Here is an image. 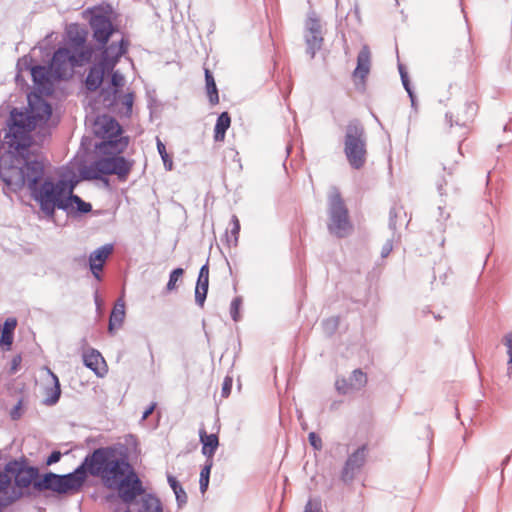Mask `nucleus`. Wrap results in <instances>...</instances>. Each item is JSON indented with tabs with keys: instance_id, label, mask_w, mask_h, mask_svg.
<instances>
[{
	"instance_id": "f257e3e1",
	"label": "nucleus",
	"mask_w": 512,
	"mask_h": 512,
	"mask_svg": "<svg viewBox=\"0 0 512 512\" xmlns=\"http://www.w3.org/2000/svg\"><path fill=\"white\" fill-rule=\"evenodd\" d=\"M9 157H0V178L13 192L27 186L31 197L39 204L41 211L52 218L56 209L67 207L65 198L70 189L64 180L54 182L44 177V163L40 156L20 159V163L7 166Z\"/></svg>"
},
{
	"instance_id": "f03ea898",
	"label": "nucleus",
	"mask_w": 512,
	"mask_h": 512,
	"mask_svg": "<svg viewBox=\"0 0 512 512\" xmlns=\"http://www.w3.org/2000/svg\"><path fill=\"white\" fill-rule=\"evenodd\" d=\"M87 474L100 478L108 489L117 490L122 502L144 492L142 481L123 453L112 446L96 448L84 458Z\"/></svg>"
},
{
	"instance_id": "7ed1b4c3",
	"label": "nucleus",
	"mask_w": 512,
	"mask_h": 512,
	"mask_svg": "<svg viewBox=\"0 0 512 512\" xmlns=\"http://www.w3.org/2000/svg\"><path fill=\"white\" fill-rule=\"evenodd\" d=\"M35 128V122L30 119L28 110L18 111L14 108L8 120V130L4 135V144L8 150L1 157H9L11 160L7 166H14L20 163L21 158H34L38 155L32 153L30 148L32 138L30 132Z\"/></svg>"
},
{
	"instance_id": "20e7f679",
	"label": "nucleus",
	"mask_w": 512,
	"mask_h": 512,
	"mask_svg": "<svg viewBox=\"0 0 512 512\" xmlns=\"http://www.w3.org/2000/svg\"><path fill=\"white\" fill-rule=\"evenodd\" d=\"M93 133L101 141L95 144L98 154H121L129 143V138L122 135L118 121L109 115H99L93 123Z\"/></svg>"
},
{
	"instance_id": "39448f33",
	"label": "nucleus",
	"mask_w": 512,
	"mask_h": 512,
	"mask_svg": "<svg viewBox=\"0 0 512 512\" xmlns=\"http://www.w3.org/2000/svg\"><path fill=\"white\" fill-rule=\"evenodd\" d=\"M83 18L88 21L92 36L98 47L108 44L110 38L119 32V28L113 23L116 13L111 4L103 2L83 11Z\"/></svg>"
},
{
	"instance_id": "423d86ee",
	"label": "nucleus",
	"mask_w": 512,
	"mask_h": 512,
	"mask_svg": "<svg viewBox=\"0 0 512 512\" xmlns=\"http://www.w3.org/2000/svg\"><path fill=\"white\" fill-rule=\"evenodd\" d=\"M87 476L83 461L74 471L67 474L45 473L34 482V488L38 491L51 490L59 494L76 493L83 487Z\"/></svg>"
},
{
	"instance_id": "0eeeda50",
	"label": "nucleus",
	"mask_w": 512,
	"mask_h": 512,
	"mask_svg": "<svg viewBox=\"0 0 512 512\" xmlns=\"http://www.w3.org/2000/svg\"><path fill=\"white\" fill-rule=\"evenodd\" d=\"M343 145V152L349 165L353 169H361L367 159V136L359 120L353 119L346 125Z\"/></svg>"
},
{
	"instance_id": "6e6552de",
	"label": "nucleus",
	"mask_w": 512,
	"mask_h": 512,
	"mask_svg": "<svg viewBox=\"0 0 512 512\" xmlns=\"http://www.w3.org/2000/svg\"><path fill=\"white\" fill-rule=\"evenodd\" d=\"M104 157L92 162L84 171L85 179H101L102 175H116L119 180L125 181L130 174L133 161L119 154H103Z\"/></svg>"
},
{
	"instance_id": "1a4fd4ad",
	"label": "nucleus",
	"mask_w": 512,
	"mask_h": 512,
	"mask_svg": "<svg viewBox=\"0 0 512 512\" xmlns=\"http://www.w3.org/2000/svg\"><path fill=\"white\" fill-rule=\"evenodd\" d=\"M328 230L338 238L347 236L352 225L349 221L348 209L341 197L340 192L333 188L328 197Z\"/></svg>"
},
{
	"instance_id": "9d476101",
	"label": "nucleus",
	"mask_w": 512,
	"mask_h": 512,
	"mask_svg": "<svg viewBox=\"0 0 512 512\" xmlns=\"http://www.w3.org/2000/svg\"><path fill=\"white\" fill-rule=\"evenodd\" d=\"M5 471L14 478L15 485L19 488H27L39 480L38 469L34 466H28L25 460H13L5 465Z\"/></svg>"
},
{
	"instance_id": "9b49d317",
	"label": "nucleus",
	"mask_w": 512,
	"mask_h": 512,
	"mask_svg": "<svg viewBox=\"0 0 512 512\" xmlns=\"http://www.w3.org/2000/svg\"><path fill=\"white\" fill-rule=\"evenodd\" d=\"M367 455L368 446L366 444L361 445L348 455L340 473V479L343 483L350 484L353 482L364 467Z\"/></svg>"
},
{
	"instance_id": "f8f14e48",
	"label": "nucleus",
	"mask_w": 512,
	"mask_h": 512,
	"mask_svg": "<svg viewBox=\"0 0 512 512\" xmlns=\"http://www.w3.org/2000/svg\"><path fill=\"white\" fill-rule=\"evenodd\" d=\"M305 42L306 53L312 59L315 57L316 52L321 49L323 44L322 27L315 14L309 15L306 21Z\"/></svg>"
},
{
	"instance_id": "ddd939ff",
	"label": "nucleus",
	"mask_w": 512,
	"mask_h": 512,
	"mask_svg": "<svg viewBox=\"0 0 512 512\" xmlns=\"http://www.w3.org/2000/svg\"><path fill=\"white\" fill-rule=\"evenodd\" d=\"M56 80H64L71 76L73 69L71 62V50L66 47L58 48L49 64Z\"/></svg>"
},
{
	"instance_id": "4468645a",
	"label": "nucleus",
	"mask_w": 512,
	"mask_h": 512,
	"mask_svg": "<svg viewBox=\"0 0 512 512\" xmlns=\"http://www.w3.org/2000/svg\"><path fill=\"white\" fill-rule=\"evenodd\" d=\"M127 508L126 512H164L160 499L145 491L128 502H123Z\"/></svg>"
},
{
	"instance_id": "2eb2a0df",
	"label": "nucleus",
	"mask_w": 512,
	"mask_h": 512,
	"mask_svg": "<svg viewBox=\"0 0 512 512\" xmlns=\"http://www.w3.org/2000/svg\"><path fill=\"white\" fill-rule=\"evenodd\" d=\"M367 384V375L361 369L352 371L348 378L338 377L335 381L336 391L341 395H347L359 391Z\"/></svg>"
},
{
	"instance_id": "dca6fc26",
	"label": "nucleus",
	"mask_w": 512,
	"mask_h": 512,
	"mask_svg": "<svg viewBox=\"0 0 512 512\" xmlns=\"http://www.w3.org/2000/svg\"><path fill=\"white\" fill-rule=\"evenodd\" d=\"M129 41L122 37L117 43H111L104 47H98L102 49L100 61L104 63L108 69H114L120 58L127 52Z\"/></svg>"
},
{
	"instance_id": "f3484780",
	"label": "nucleus",
	"mask_w": 512,
	"mask_h": 512,
	"mask_svg": "<svg viewBox=\"0 0 512 512\" xmlns=\"http://www.w3.org/2000/svg\"><path fill=\"white\" fill-rule=\"evenodd\" d=\"M27 110L30 119L35 122V127L39 123H45L52 114L51 105L39 95L28 96Z\"/></svg>"
},
{
	"instance_id": "a211bd4d",
	"label": "nucleus",
	"mask_w": 512,
	"mask_h": 512,
	"mask_svg": "<svg viewBox=\"0 0 512 512\" xmlns=\"http://www.w3.org/2000/svg\"><path fill=\"white\" fill-rule=\"evenodd\" d=\"M31 77L40 92L45 93L46 95L52 94V78L54 77L49 65H35L31 68Z\"/></svg>"
},
{
	"instance_id": "6ab92c4d",
	"label": "nucleus",
	"mask_w": 512,
	"mask_h": 512,
	"mask_svg": "<svg viewBox=\"0 0 512 512\" xmlns=\"http://www.w3.org/2000/svg\"><path fill=\"white\" fill-rule=\"evenodd\" d=\"M113 252L112 244H105L96 250H94L89 256V268L93 274V276L100 281L102 271L106 260L109 255Z\"/></svg>"
},
{
	"instance_id": "aec40b11",
	"label": "nucleus",
	"mask_w": 512,
	"mask_h": 512,
	"mask_svg": "<svg viewBox=\"0 0 512 512\" xmlns=\"http://www.w3.org/2000/svg\"><path fill=\"white\" fill-rule=\"evenodd\" d=\"M83 361L84 365L91 369L98 377H104L107 373L106 362L98 350L90 348L85 351Z\"/></svg>"
},
{
	"instance_id": "412c9836",
	"label": "nucleus",
	"mask_w": 512,
	"mask_h": 512,
	"mask_svg": "<svg viewBox=\"0 0 512 512\" xmlns=\"http://www.w3.org/2000/svg\"><path fill=\"white\" fill-rule=\"evenodd\" d=\"M64 203H67V207H63L62 210L65 211L67 215L76 216L89 213L92 210V205L85 202L78 195L73 194L71 187L67 193Z\"/></svg>"
},
{
	"instance_id": "4be33fe9",
	"label": "nucleus",
	"mask_w": 512,
	"mask_h": 512,
	"mask_svg": "<svg viewBox=\"0 0 512 512\" xmlns=\"http://www.w3.org/2000/svg\"><path fill=\"white\" fill-rule=\"evenodd\" d=\"M113 69L108 67L101 61L93 64L85 79L86 88L89 91H96L102 84L105 74H108Z\"/></svg>"
},
{
	"instance_id": "5701e85b",
	"label": "nucleus",
	"mask_w": 512,
	"mask_h": 512,
	"mask_svg": "<svg viewBox=\"0 0 512 512\" xmlns=\"http://www.w3.org/2000/svg\"><path fill=\"white\" fill-rule=\"evenodd\" d=\"M209 287V266L208 263L201 266L195 287V302L203 307Z\"/></svg>"
},
{
	"instance_id": "b1692460",
	"label": "nucleus",
	"mask_w": 512,
	"mask_h": 512,
	"mask_svg": "<svg viewBox=\"0 0 512 512\" xmlns=\"http://www.w3.org/2000/svg\"><path fill=\"white\" fill-rule=\"evenodd\" d=\"M199 438L202 444V454L207 458V460H212L218 446L219 439L216 434H207L204 428L199 430Z\"/></svg>"
},
{
	"instance_id": "393cba45",
	"label": "nucleus",
	"mask_w": 512,
	"mask_h": 512,
	"mask_svg": "<svg viewBox=\"0 0 512 512\" xmlns=\"http://www.w3.org/2000/svg\"><path fill=\"white\" fill-rule=\"evenodd\" d=\"M47 372L51 378L52 386L45 387L44 393L46 397L43 403L47 406H53L59 401L61 395L60 382L57 375L49 368L47 369Z\"/></svg>"
},
{
	"instance_id": "a878e982",
	"label": "nucleus",
	"mask_w": 512,
	"mask_h": 512,
	"mask_svg": "<svg viewBox=\"0 0 512 512\" xmlns=\"http://www.w3.org/2000/svg\"><path fill=\"white\" fill-rule=\"evenodd\" d=\"M125 319V303L122 299H118L113 309L110 313L109 317V325L108 331L110 334H113L115 329H118L122 326Z\"/></svg>"
},
{
	"instance_id": "bb28decb",
	"label": "nucleus",
	"mask_w": 512,
	"mask_h": 512,
	"mask_svg": "<svg viewBox=\"0 0 512 512\" xmlns=\"http://www.w3.org/2000/svg\"><path fill=\"white\" fill-rule=\"evenodd\" d=\"M370 50L364 45L357 56V66L353 72L355 77L365 79L370 71Z\"/></svg>"
},
{
	"instance_id": "cd10ccee",
	"label": "nucleus",
	"mask_w": 512,
	"mask_h": 512,
	"mask_svg": "<svg viewBox=\"0 0 512 512\" xmlns=\"http://www.w3.org/2000/svg\"><path fill=\"white\" fill-rule=\"evenodd\" d=\"M478 106L475 102H466L461 111L457 113L455 124L458 126L466 127L467 124L475 118Z\"/></svg>"
},
{
	"instance_id": "c85d7f7f",
	"label": "nucleus",
	"mask_w": 512,
	"mask_h": 512,
	"mask_svg": "<svg viewBox=\"0 0 512 512\" xmlns=\"http://www.w3.org/2000/svg\"><path fill=\"white\" fill-rule=\"evenodd\" d=\"M87 32L78 24H71L67 28V37L72 48H79L86 45Z\"/></svg>"
},
{
	"instance_id": "c756f323",
	"label": "nucleus",
	"mask_w": 512,
	"mask_h": 512,
	"mask_svg": "<svg viewBox=\"0 0 512 512\" xmlns=\"http://www.w3.org/2000/svg\"><path fill=\"white\" fill-rule=\"evenodd\" d=\"M231 124V117L228 112H222L217 120L214 127V140L221 142L225 139V134Z\"/></svg>"
},
{
	"instance_id": "7c9ffc66",
	"label": "nucleus",
	"mask_w": 512,
	"mask_h": 512,
	"mask_svg": "<svg viewBox=\"0 0 512 512\" xmlns=\"http://www.w3.org/2000/svg\"><path fill=\"white\" fill-rule=\"evenodd\" d=\"M92 53V49L86 45L79 48H73V50H71V62L73 68L80 67L85 63H88L92 58Z\"/></svg>"
},
{
	"instance_id": "2f4dec72",
	"label": "nucleus",
	"mask_w": 512,
	"mask_h": 512,
	"mask_svg": "<svg viewBox=\"0 0 512 512\" xmlns=\"http://www.w3.org/2000/svg\"><path fill=\"white\" fill-rule=\"evenodd\" d=\"M205 82H206V91L209 97V102L211 105H216L219 103V95L218 89L213 77V74L210 70L205 69Z\"/></svg>"
},
{
	"instance_id": "473e14b6",
	"label": "nucleus",
	"mask_w": 512,
	"mask_h": 512,
	"mask_svg": "<svg viewBox=\"0 0 512 512\" xmlns=\"http://www.w3.org/2000/svg\"><path fill=\"white\" fill-rule=\"evenodd\" d=\"M120 93L121 92L115 90V88H111L109 86L103 88L100 93L103 105L109 109L116 106L119 102Z\"/></svg>"
},
{
	"instance_id": "72a5a7b5",
	"label": "nucleus",
	"mask_w": 512,
	"mask_h": 512,
	"mask_svg": "<svg viewBox=\"0 0 512 512\" xmlns=\"http://www.w3.org/2000/svg\"><path fill=\"white\" fill-rule=\"evenodd\" d=\"M213 466V460H206V464L202 468L200 472V479H199V485H200V491L201 493H205L208 489L209 485V479H210V472L211 468Z\"/></svg>"
},
{
	"instance_id": "f704fd0d",
	"label": "nucleus",
	"mask_w": 512,
	"mask_h": 512,
	"mask_svg": "<svg viewBox=\"0 0 512 512\" xmlns=\"http://www.w3.org/2000/svg\"><path fill=\"white\" fill-rule=\"evenodd\" d=\"M156 144L158 153L161 156L165 169L167 171H171L173 169V161L166 151L165 144L159 138H156Z\"/></svg>"
},
{
	"instance_id": "c9c22d12",
	"label": "nucleus",
	"mask_w": 512,
	"mask_h": 512,
	"mask_svg": "<svg viewBox=\"0 0 512 512\" xmlns=\"http://www.w3.org/2000/svg\"><path fill=\"white\" fill-rule=\"evenodd\" d=\"M503 344L507 349L508 361H507V376L512 379V332L507 333L503 339Z\"/></svg>"
},
{
	"instance_id": "e433bc0d",
	"label": "nucleus",
	"mask_w": 512,
	"mask_h": 512,
	"mask_svg": "<svg viewBox=\"0 0 512 512\" xmlns=\"http://www.w3.org/2000/svg\"><path fill=\"white\" fill-rule=\"evenodd\" d=\"M405 215V212H403L402 207L393 206L391 207L389 211V229L395 232L397 230V219L401 217V215Z\"/></svg>"
},
{
	"instance_id": "4c0bfd02",
	"label": "nucleus",
	"mask_w": 512,
	"mask_h": 512,
	"mask_svg": "<svg viewBox=\"0 0 512 512\" xmlns=\"http://www.w3.org/2000/svg\"><path fill=\"white\" fill-rule=\"evenodd\" d=\"M183 274H184V269L180 268V267L175 268L174 270L171 271V273L169 275V280H168V283L166 286L167 291H172L176 288V283L182 277Z\"/></svg>"
},
{
	"instance_id": "58836bf2",
	"label": "nucleus",
	"mask_w": 512,
	"mask_h": 512,
	"mask_svg": "<svg viewBox=\"0 0 512 512\" xmlns=\"http://www.w3.org/2000/svg\"><path fill=\"white\" fill-rule=\"evenodd\" d=\"M323 330L327 335H332L339 326V318L338 317H330L328 319L323 320L322 322Z\"/></svg>"
},
{
	"instance_id": "ea45409f",
	"label": "nucleus",
	"mask_w": 512,
	"mask_h": 512,
	"mask_svg": "<svg viewBox=\"0 0 512 512\" xmlns=\"http://www.w3.org/2000/svg\"><path fill=\"white\" fill-rule=\"evenodd\" d=\"M111 80L109 87L115 88V90L121 92V88L124 85V77L119 71H114V69L110 72Z\"/></svg>"
},
{
	"instance_id": "a19ab883",
	"label": "nucleus",
	"mask_w": 512,
	"mask_h": 512,
	"mask_svg": "<svg viewBox=\"0 0 512 512\" xmlns=\"http://www.w3.org/2000/svg\"><path fill=\"white\" fill-rule=\"evenodd\" d=\"M14 339V333L0 332V348L3 351H9L11 349Z\"/></svg>"
},
{
	"instance_id": "79ce46f5",
	"label": "nucleus",
	"mask_w": 512,
	"mask_h": 512,
	"mask_svg": "<svg viewBox=\"0 0 512 512\" xmlns=\"http://www.w3.org/2000/svg\"><path fill=\"white\" fill-rule=\"evenodd\" d=\"M241 304H242L241 297H235L231 302L230 315H231V318L235 322L239 321V319H240L239 310H240Z\"/></svg>"
},
{
	"instance_id": "37998d69",
	"label": "nucleus",
	"mask_w": 512,
	"mask_h": 512,
	"mask_svg": "<svg viewBox=\"0 0 512 512\" xmlns=\"http://www.w3.org/2000/svg\"><path fill=\"white\" fill-rule=\"evenodd\" d=\"M133 100L134 96L132 93H127L122 95L120 93L119 101H121L122 105L125 106V114L130 115L132 113V106H133Z\"/></svg>"
},
{
	"instance_id": "c03bdc74",
	"label": "nucleus",
	"mask_w": 512,
	"mask_h": 512,
	"mask_svg": "<svg viewBox=\"0 0 512 512\" xmlns=\"http://www.w3.org/2000/svg\"><path fill=\"white\" fill-rule=\"evenodd\" d=\"M174 494L176 497V502H177L178 508L179 509L183 508L186 505L187 500H188L185 490L181 486L180 488H178L177 490L174 491Z\"/></svg>"
},
{
	"instance_id": "a18cd8bd",
	"label": "nucleus",
	"mask_w": 512,
	"mask_h": 512,
	"mask_svg": "<svg viewBox=\"0 0 512 512\" xmlns=\"http://www.w3.org/2000/svg\"><path fill=\"white\" fill-rule=\"evenodd\" d=\"M35 65H33V59L29 56H24L21 59H19L17 63V67L20 71L27 70L31 73V68H33Z\"/></svg>"
},
{
	"instance_id": "49530a36",
	"label": "nucleus",
	"mask_w": 512,
	"mask_h": 512,
	"mask_svg": "<svg viewBox=\"0 0 512 512\" xmlns=\"http://www.w3.org/2000/svg\"><path fill=\"white\" fill-rule=\"evenodd\" d=\"M232 384H233V378L230 376H226L223 380L222 389H221V395L223 398H227L230 395L231 389H232Z\"/></svg>"
},
{
	"instance_id": "de8ad7c7",
	"label": "nucleus",
	"mask_w": 512,
	"mask_h": 512,
	"mask_svg": "<svg viewBox=\"0 0 512 512\" xmlns=\"http://www.w3.org/2000/svg\"><path fill=\"white\" fill-rule=\"evenodd\" d=\"M232 228H231V236L234 238V245L237 244L238 236L240 232V222L236 215H233L231 218Z\"/></svg>"
},
{
	"instance_id": "09e8293b",
	"label": "nucleus",
	"mask_w": 512,
	"mask_h": 512,
	"mask_svg": "<svg viewBox=\"0 0 512 512\" xmlns=\"http://www.w3.org/2000/svg\"><path fill=\"white\" fill-rule=\"evenodd\" d=\"M308 440L310 445L315 449L320 451L323 447L322 439L315 432H310L308 435Z\"/></svg>"
},
{
	"instance_id": "8fccbe9b",
	"label": "nucleus",
	"mask_w": 512,
	"mask_h": 512,
	"mask_svg": "<svg viewBox=\"0 0 512 512\" xmlns=\"http://www.w3.org/2000/svg\"><path fill=\"white\" fill-rule=\"evenodd\" d=\"M16 326L17 320L15 318H7L3 324V327H1L0 332L14 333Z\"/></svg>"
},
{
	"instance_id": "3c124183",
	"label": "nucleus",
	"mask_w": 512,
	"mask_h": 512,
	"mask_svg": "<svg viewBox=\"0 0 512 512\" xmlns=\"http://www.w3.org/2000/svg\"><path fill=\"white\" fill-rule=\"evenodd\" d=\"M401 81H402L404 89L408 93V96H409L410 100H413V92L414 91H413V89L411 87L410 80H409V77H408V73H402Z\"/></svg>"
},
{
	"instance_id": "603ef678",
	"label": "nucleus",
	"mask_w": 512,
	"mask_h": 512,
	"mask_svg": "<svg viewBox=\"0 0 512 512\" xmlns=\"http://www.w3.org/2000/svg\"><path fill=\"white\" fill-rule=\"evenodd\" d=\"M10 482H11L10 474L7 473L5 470H4V472H2L0 470V491H2L3 489H6L8 487V485L10 484Z\"/></svg>"
},
{
	"instance_id": "864d4df0",
	"label": "nucleus",
	"mask_w": 512,
	"mask_h": 512,
	"mask_svg": "<svg viewBox=\"0 0 512 512\" xmlns=\"http://www.w3.org/2000/svg\"><path fill=\"white\" fill-rule=\"evenodd\" d=\"M61 457H62V454L60 451H58V450L52 451L46 460V464L47 465L55 464L60 461Z\"/></svg>"
},
{
	"instance_id": "5fc2aeb1",
	"label": "nucleus",
	"mask_w": 512,
	"mask_h": 512,
	"mask_svg": "<svg viewBox=\"0 0 512 512\" xmlns=\"http://www.w3.org/2000/svg\"><path fill=\"white\" fill-rule=\"evenodd\" d=\"M21 409H22V400H19L10 412V416L13 420H18L21 417V415H22Z\"/></svg>"
},
{
	"instance_id": "6e6d98bb",
	"label": "nucleus",
	"mask_w": 512,
	"mask_h": 512,
	"mask_svg": "<svg viewBox=\"0 0 512 512\" xmlns=\"http://www.w3.org/2000/svg\"><path fill=\"white\" fill-rule=\"evenodd\" d=\"M392 242H393L392 239H388L386 241V243L382 246V249H381V257L382 258H386L391 253V251L393 249Z\"/></svg>"
},
{
	"instance_id": "4d7b16f0",
	"label": "nucleus",
	"mask_w": 512,
	"mask_h": 512,
	"mask_svg": "<svg viewBox=\"0 0 512 512\" xmlns=\"http://www.w3.org/2000/svg\"><path fill=\"white\" fill-rule=\"evenodd\" d=\"M167 481L173 492L180 488L182 485L179 483V481L172 475H167Z\"/></svg>"
},
{
	"instance_id": "13d9d810",
	"label": "nucleus",
	"mask_w": 512,
	"mask_h": 512,
	"mask_svg": "<svg viewBox=\"0 0 512 512\" xmlns=\"http://www.w3.org/2000/svg\"><path fill=\"white\" fill-rule=\"evenodd\" d=\"M304 512H319V506L317 503L309 500L305 505Z\"/></svg>"
},
{
	"instance_id": "bf43d9fd",
	"label": "nucleus",
	"mask_w": 512,
	"mask_h": 512,
	"mask_svg": "<svg viewBox=\"0 0 512 512\" xmlns=\"http://www.w3.org/2000/svg\"><path fill=\"white\" fill-rule=\"evenodd\" d=\"M156 405L157 404L155 402H152L150 406L143 412L141 420H146L153 413V411L156 408Z\"/></svg>"
},
{
	"instance_id": "052dcab7",
	"label": "nucleus",
	"mask_w": 512,
	"mask_h": 512,
	"mask_svg": "<svg viewBox=\"0 0 512 512\" xmlns=\"http://www.w3.org/2000/svg\"><path fill=\"white\" fill-rule=\"evenodd\" d=\"M20 362H21V356L18 355L16 357H14L11 361V371L12 372H15L18 368V366L20 365Z\"/></svg>"
},
{
	"instance_id": "680f3d73",
	"label": "nucleus",
	"mask_w": 512,
	"mask_h": 512,
	"mask_svg": "<svg viewBox=\"0 0 512 512\" xmlns=\"http://www.w3.org/2000/svg\"><path fill=\"white\" fill-rule=\"evenodd\" d=\"M511 456L507 455L501 462L502 470H504V467L508 465L510 461ZM501 478L503 479V471H501Z\"/></svg>"
},
{
	"instance_id": "e2e57ef3",
	"label": "nucleus",
	"mask_w": 512,
	"mask_h": 512,
	"mask_svg": "<svg viewBox=\"0 0 512 512\" xmlns=\"http://www.w3.org/2000/svg\"><path fill=\"white\" fill-rule=\"evenodd\" d=\"M447 123H449L450 127L453 126V115L451 113H446L445 115Z\"/></svg>"
},
{
	"instance_id": "0e129e2a",
	"label": "nucleus",
	"mask_w": 512,
	"mask_h": 512,
	"mask_svg": "<svg viewBox=\"0 0 512 512\" xmlns=\"http://www.w3.org/2000/svg\"><path fill=\"white\" fill-rule=\"evenodd\" d=\"M94 299H95V304H96L97 308H99L100 307V299H99L97 292L95 293Z\"/></svg>"
},
{
	"instance_id": "69168bd1",
	"label": "nucleus",
	"mask_w": 512,
	"mask_h": 512,
	"mask_svg": "<svg viewBox=\"0 0 512 512\" xmlns=\"http://www.w3.org/2000/svg\"><path fill=\"white\" fill-rule=\"evenodd\" d=\"M399 73H400V77H402V73H407V71L401 64H399Z\"/></svg>"
},
{
	"instance_id": "338daca9",
	"label": "nucleus",
	"mask_w": 512,
	"mask_h": 512,
	"mask_svg": "<svg viewBox=\"0 0 512 512\" xmlns=\"http://www.w3.org/2000/svg\"><path fill=\"white\" fill-rule=\"evenodd\" d=\"M411 105H412V107L416 106V96L414 93H413V100H411Z\"/></svg>"
},
{
	"instance_id": "774afa93",
	"label": "nucleus",
	"mask_w": 512,
	"mask_h": 512,
	"mask_svg": "<svg viewBox=\"0 0 512 512\" xmlns=\"http://www.w3.org/2000/svg\"><path fill=\"white\" fill-rule=\"evenodd\" d=\"M19 495H20V494H16L15 496L11 497V498L9 499L8 503H10V502H12V501L16 500V499L19 497Z\"/></svg>"
}]
</instances>
